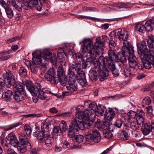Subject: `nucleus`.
Returning <instances> with one entry per match:
<instances>
[{"label":"nucleus","mask_w":154,"mask_h":154,"mask_svg":"<svg viewBox=\"0 0 154 154\" xmlns=\"http://www.w3.org/2000/svg\"><path fill=\"white\" fill-rule=\"evenodd\" d=\"M88 105L89 110L91 113L90 112H88L86 109V110L85 111V112H80L78 113V119L80 120H82L83 122L89 121L93 122L95 115L97 116L103 115L104 111L106 110V108L102 105H100L98 107L94 103L89 104Z\"/></svg>","instance_id":"2"},{"label":"nucleus","mask_w":154,"mask_h":154,"mask_svg":"<svg viewBox=\"0 0 154 154\" xmlns=\"http://www.w3.org/2000/svg\"><path fill=\"white\" fill-rule=\"evenodd\" d=\"M83 136L81 135H76L74 138V140H76L77 142L79 143L82 142L83 141Z\"/></svg>","instance_id":"45"},{"label":"nucleus","mask_w":154,"mask_h":154,"mask_svg":"<svg viewBox=\"0 0 154 154\" xmlns=\"http://www.w3.org/2000/svg\"><path fill=\"white\" fill-rule=\"evenodd\" d=\"M83 44L81 46L80 51L82 53H85L86 56L89 57L87 58L86 61L91 65L94 60H95L98 53L96 50H102L103 49V43L99 38L96 39L95 46L93 45L92 41L89 38L83 39Z\"/></svg>","instance_id":"1"},{"label":"nucleus","mask_w":154,"mask_h":154,"mask_svg":"<svg viewBox=\"0 0 154 154\" xmlns=\"http://www.w3.org/2000/svg\"><path fill=\"white\" fill-rule=\"evenodd\" d=\"M134 47L132 45H131L129 47V51L128 52L129 56L128 60L129 62L131 61L134 62L137 61V59L134 55Z\"/></svg>","instance_id":"25"},{"label":"nucleus","mask_w":154,"mask_h":154,"mask_svg":"<svg viewBox=\"0 0 154 154\" xmlns=\"http://www.w3.org/2000/svg\"><path fill=\"white\" fill-rule=\"evenodd\" d=\"M55 72L53 68L50 69L45 75V79L51 83L54 84L58 83L57 78L56 77Z\"/></svg>","instance_id":"13"},{"label":"nucleus","mask_w":154,"mask_h":154,"mask_svg":"<svg viewBox=\"0 0 154 154\" xmlns=\"http://www.w3.org/2000/svg\"><path fill=\"white\" fill-rule=\"evenodd\" d=\"M13 92L11 91L8 90L2 94V97L5 100L8 102L10 101L11 100Z\"/></svg>","instance_id":"29"},{"label":"nucleus","mask_w":154,"mask_h":154,"mask_svg":"<svg viewBox=\"0 0 154 154\" xmlns=\"http://www.w3.org/2000/svg\"><path fill=\"white\" fill-rule=\"evenodd\" d=\"M25 85L27 89L29 90V91L30 92L31 94L35 95L34 94H36V92H37L36 91H35L36 92L34 93L32 92V90L34 89L35 86L34 85L33 83L32 82H29L28 81H26Z\"/></svg>","instance_id":"31"},{"label":"nucleus","mask_w":154,"mask_h":154,"mask_svg":"<svg viewBox=\"0 0 154 154\" xmlns=\"http://www.w3.org/2000/svg\"><path fill=\"white\" fill-rule=\"evenodd\" d=\"M4 140L6 142V143H7L6 144L8 146H9L10 144L11 146L16 147L19 143L15 135L13 133H11L8 134L7 138L2 140V142Z\"/></svg>","instance_id":"14"},{"label":"nucleus","mask_w":154,"mask_h":154,"mask_svg":"<svg viewBox=\"0 0 154 154\" xmlns=\"http://www.w3.org/2000/svg\"><path fill=\"white\" fill-rule=\"evenodd\" d=\"M49 125L47 122L42 124L41 132L37 131L33 133V135L36 137L40 143L44 141L47 147H50L53 143V138L50 136L49 131Z\"/></svg>","instance_id":"4"},{"label":"nucleus","mask_w":154,"mask_h":154,"mask_svg":"<svg viewBox=\"0 0 154 154\" xmlns=\"http://www.w3.org/2000/svg\"><path fill=\"white\" fill-rule=\"evenodd\" d=\"M99 60L103 62V68L106 72L103 73L101 72L100 73V75L105 76H108V72L110 70H113L115 68L114 64L115 60L110 59L109 57L101 56L99 57Z\"/></svg>","instance_id":"6"},{"label":"nucleus","mask_w":154,"mask_h":154,"mask_svg":"<svg viewBox=\"0 0 154 154\" xmlns=\"http://www.w3.org/2000/svg\"><path fill=\"white\" fill-rule=\"evenodd\" d=\"M128 4L121 3L118 5L115 4L113 7L112 8L115 10H118L119 9H122L121 10V11H122L126 9V6Z\"/></svg>","instance_id":"32"},{"label":"nucleus","mask_w":154,"mask_h":154,"mask_svg":"<svg viewBox=\"0 0 154 154\" xmlns=\"http://www.w3.org/2000/svg\"><path fill=\"white\" fill-rule=\"evenodd\" d=\"M108 56L107 57H109L110 59L115 60L114 59L117 58V56L116 55V53L115 51L112 50H110L108 51Z\"/></svg>","instance_id":"42"},{"label":"nucleus","mask_w":154,"mask_h":154,"mask_svg":"<svg viewBox=\"0 0 154 154\" xmlns=\"http://www.w3.org/2000/svg\"><path fill=\"white\" fill-rule=\"evenodd\" d=\"M65 85L66 86L67 89L71 92L76 91L78 89L77 85L73 79H68Z\"/></svg>","instance_id":"17"},{"label":"nucleus","mask_w":154,"mask_h":154,"mask_svg":"<svg viewBox=\"0 0 154 154\" xmlns=\"http://www.w3.org/2000/svg\"><path fill=\"white\" fill-rule=\"evenodd\" d=\"M128 33L127 31H125L123 34L119 36V38L120 40H122L124 42L126 41L128 39Z\"/></svg>","instance_id":"41"},{"label":"nucleus","mask_w":154,"mask_h":154,"mask_svg":"<svg viewBox=\"0 0 154 154\" xmlns=\"http://www.w3.org/2000/svg\"><path fill=\"white\" fill-rule=\"evenodd\" d=\"M128 123L130 124L131 128L133 130H136L139 128L140 125L138 124V122L135 120H131L130 118H128Z\"/></svg>","instance_id":"30"},{"label":"nucleus","mask_w":154,"mask_h":154,"mask_svg":"<svg viewBox=\"0 0 154 154\" xmlns=\"http://www.w3.org/2000/svg\"><path fill=\"white\" fill-rule=\"evenodd\" d=\"M74 71L73 70H70V69L69 68L68 75L69 77L71 79H74L76 77Z\"/></svg>","instance_id":"54"},{"label":"nucleus","mask_w":154,"mask_h":154,"mask_svg":"<svg viewBox=\"0 0 154 154\" xmlns=\"http://www.w3.org/2000/svg\"><path fill=\"white\" fill-rule=\"evenodd\" d=\"M147 42L149 48L148 50L149 53L153 54H154V35H152L149 36Z\"/></svg>","instance_id":"20"},{"label":"nucleus","mask_w":154,"mask_h":154,"mask_svg":"<svg viewBox=\"0 0 154 154\" xmlns=\"http://www.w3.org/2000/svg\"><path fill=\"white\" fill-rule=\"evenodd\" d=\"M77 80L86 79L85 75L83 72H79L77 74Z\"/></svg>","instance_id":"48"},{"label":"nucleus","mask_w":154,"mask_h":154,"mask_svg":"<svg viewBox=\"0 0 154 154\" xmlns=\"http://www.w3.org/2000/svg\"><path fill=\"white\" fill-rule=\"evenodd\" d=\"M89 76L91 80L96 81L97 79V72L94 70H90L89 72Z\"/></svg>","instance_id":"34"},{"label":"nucleus","mask_w":154,"mask_h":154,"mask_svg":"<svg viewBox=\"0 0 154 154\" xmlns=\"http://www.w3.org/2000/svg\"><path fill=\"white\" fill-rule=\"evenodd\" d=\"M37 65L31 63L30 65V68L32 72L36 73L37 72V68L39 66H36Z\"/></svg>","instance_id":"47"},{"label":"nucleus","mask_w":154,"mask_h":154,"mask_svg":"<svg viewBox=\"0 0 154 154\" xmlns=\"http://www.w3.org/2000/svg\"><path fill=\"white\" fill-rule=\"evenodd\" d=\"M109 47L112 49H114L116 46L115 42L112 40L109 41Z\"/></svg>","instance_id":"62"},{"label":"nucleus","mask_w":154,"mask_h":154,"mask_svg":"<svg viewBox=\"0 0 154 154\" xmlns=\"http://www.w3.org/2000/svg\"><path fill=\"white\" fill-rule=\"evenodd\" d=\"M62 147L63 145L62 143H57L55 146V151L56 152H59L62 149Z\"/></svg>","instance_id":"49"},{"label":"nucleus","mask_w":154,"mask_h":154,"mask_svg":"<svg viewBox=\"0 0 154 154\" xmlns=\"http://www.w3.org/2000/svg\"><path fill=\"white\" fill-rule=\"evenodd\" d=\"M41 55L43 59V62L45 63V64L47 63L45 62L46 61H52L56 63L57 59L55 58L54 59L51 53L49 51H46L43 53L41 52Z\"/></svg>","instance_id":"19"},{"label":"nucleus","mask_w":154,"mask_h":154,"mask_svg":"<svg viewBox=\"0 0 154 154\" xmlns=\"http://www.w3.org/2000/svg\"><path fill=\"white\" fill-rule=\"evenodd\" d=\"M26 70L23 67L20 68L19 70V73L22 76H26Z\"/></svg>","instance_id":"46"},{"label":"nucleus","mask_w":154,"mask_h":154,"mask_svg":"<svg viewBox=\"0 0 154 154\" xmlns=\"http://www.w3.org/2000/svg\"><path fill=\"white\" fill-rule=\"evenodd\" d=\"M141 131L144 135L148 134L151 131L150 125L146 123L143 124L141 126Z\"/></svg>","instance_id":"28"},{"label":"nucleus","mask_w":154,"mask_h":154,"mask_svg":"<svg viewBox=\"0 0 154 154\" xmlns=\"http://www.w3.org/2000/svg\"><path fill=\"white\" fill-rule=\"evenodd\" d=\"M57 76L58 82L63 86L66 85L68 79L65 75V71L62 66H59L57 70Z\"/></svg>","instance_id":"11"},{"label":"nucleus","mask_w":154,"mask_h":154,"mask_svg":"<svg viewBox=\"0 0 154 154\" xmlns=\"http://www.w3.org/2000/svg\"><path fill=\"white\" fill-rule=\"evenodd\" d=\"M118 136L121 139H127L129 137L128 133L125 131L118 133Z\"/></svg>","instance_id":"39"},{"label":"nucleus","mask_w":154,"mask_h":154,"mask_svg":"<svg viewBox=\"0 0 154 154\" xmlns=\"http://www.w3.org/2000/svg\"><path fill=\"white\" fill-rule=\"evenodd\" d=\"M146 31L151 32L154 28V17L146 22L145 25Z\"/></svg>","instance_id":"24"},{"label":"nucleus","mask_w":154,"mask_h":154,"mask_svg":"<svg viewBox=\"0 0 154 154\" xmlns=\"http://www.w3.org/2000/svg\"><path fill=\"white\" fill-rule=\"evenodd\" d=\"M18 149L20 151V153H23L25 152L27 149H31V148H29L28 145H22L17 147Z\"/></svg>","instance_id":"37"},{"label":"nucleus","mask_w":154,"mask_h":154,"mask_svg":"<svg viewBox=\"0 0 154 154\" xmlns=\"http://www.w3.org/2000/svg\"><path fill=\"white\" fill-rule=\"evenodd\" d=\"M69 67L70 70H73L76 72L78 74L81 69V64L80 63H70L69 65Z\"/></svg>","instance_id":"26"},{"label":"nucleus","mask_w":154,"mask_h":154,"mask_svg":"<svg viewBox=\"0 0 154 154\" xmlns=\"http://www.w3.org/2000/svg\"><path fill=\"white\" fill-rule=\"evenodd\" d=\"M86 55L85 54V53H82L80 51V53H77L75 54V57L79 59L81 58H85L86 57Z\"/></svg>","instance_id":"50"},{"label":"nucleus","mask_w":154,"mask_h":154,"mask_svg":"<svg viewBox=\"0 0 154 154\" xmlns=\"http://www.w3.org/2000/svg\"><path fill=\"white\" fill-rule=\"evenodd\" d=\"M59 127L61 132L66 131L68 129L67 125L64 121H62L59 124Z\"/></svg>","instance_id":"36"},{"label":"nucleus","mask_w":154,"mask_h":154,"mask_svg":"<svg viewBox=\"0 0 154 154\" xmlns=\"http://www.w3.org/2000/svg\"><path fill=\"white\" fill-rule=\"evenodd\" d=\"M136 29L140 32L144 33L146 31L145 26L140 24H137L136 26Z\"/></svg>","instance_id":"38"},{"label":"nucleus","mask_w":154,"mask_h":154,"mask_svg":"<svg viewBox=\"0 0 154 154\" xmlns=\"http://www.w3.org/2000/svg\"><path fill=\"white\" fill-rule=\"evenodd\" d=\"M63 144H64L67 148H69L71 149H72L76 147L75 145H73L72 147V146L70 145L69 142L67 141H65Z\"/></svg>","instance_id":"63"},{"label":"nucleus","mask_w":154,"mask_h":154,"mask_svg":"<svg viewBox=\"0 0 154 154\" xmlns=\"http://www.w3.org/2000/svg\"><path fill=\"white\" fill-rule=\"evenodd\" d=\"M53 133L54 134H57L61 133L62 132L60 131L59 127L55 126L53 129Z\"/></svg>","instance_id":"53"},{"label":"nucleus","mask_w":154,"mask_h":154,"mask_svg":"<svg viewBox=\"0 0 154 154\" xmlns=\"http://www.w3.org/2000/svg\"><path fill=\"white\" fill-rule=\"evenodd\" d=\"M0 4L5 9L10 6H12L15 9L20 11H22V6L19 1L16 0H11L7 1L6 3L3 0H0Z\"/></svg>","instance_id":"10"},{"label":"nucleus","mask_w":154,"mask_h":154,"mask_svg":"<svg viewBox=\"0 0 154 154\" xmlns=\"http://www.w3.org/2000/svg\"><path fill=\"white\" fill-rule=\"evenodd\" d=\"M85 139L86 141L90 143H98L101 140V135L99 131L94 129L88 130L85 135Z\"/></svg>","instance_id":"7"},{"label":"nucleus","mask_w":154,"mask_h":154,"mask_svg":"<svg viewBox=\"0 0 154 154\" xmlns=\"http://www.w3.org/2000/svg\"><path fill=\"white\" fill-rule=\"evenodd\" d=\"M40 83L37 82V87H39V91L38 92V96L39 99L42 100H45L46 98L45 94L46 92L43 91V89L44 88L42 87V81H39Z\"/></svg>","instance_id":"21"},{"label":"nucleus","mask_w":154,"mask_h":154,"mask_svg":"<svg viewBox=\"0 0 154 154\" xmlns=\"http://www.w3.org/2000/svg\"><path fill=\"white\" fill-rule=\"evenodd\" d=\"M113 128H112L110 130L109 129H104L103 133L104 136L107 138H110L112 137V132L113 131Z\"/></svg>","instance_id":"33"},{"label":"nucleus","mask_w":154,"mask_h":154,"mask_svg":"<svg viewBox=\"0 0 154 154\" xmlns=\"http://www.w3.org/2000/svg\"><path fill=\"white\" fill-rule=\"evenodd\" d=\"M111 121L109 119H106L103 122H101L100 124V126L101 128L103 130L105 129H111L113 128V125L112 124Z\"/></svg>","instance_id":"23"},{"label":"nucleus","mask_w":154,"mask_h":154,"mask_svg":"<svg viewBox=\"0 0 154 154\" xmlns=\"http://www.w3.org/2000/svg\"><path fill=\"white\" fill-rule=\"evenodd\" d=\"M7 17L9 18H11L14 16V13L12 10L9 7L5 9Z\"/></svg>","instance_id":"40"},{"label":"nucleus","mask_w":154,"mask_h":154,"mask_svg":"<svg viewBox=\"0 0 154 154\" xmlns=\"http://www.w3.org/2000/svg\"><path fill=\"white\" fill-rule=\"evenodd\" d=\"M108 114V117H109L111 119H112L115 115L114 111L111 108L109 109Z\"/></svg>","instance_id":"51"},{"label":"nucleus","mask_w":154,"mask_h":154,"mask_svg":"<svg viewBox=\"0 0 154 154\" xmlns=\"http://www.w3.org/2000/svg\"><path fill=\"white\" fill-rule=\"evenodd\" d=\"M128 115L131 117L134 116L136 120L138 122V124H140V125L144 123V113L143 110H139L138 111L137 113L133 111H130L128 113Z\"/></svg>","instance_id":"12"},{"label":"nucleus","mask_w":154,"mask_h":154,"mask_svg":"<svg viewBox=\"0 0 154 154\" xmlns=\"http://www.w3.org/2000/svg\"><path fill=\"white\" fill-rule=\"evenodd\" d=\"M91 65L89 63H87L86 61H85L84 59H83V61L82 63V67L83 69H85L87 67H89Z\"/></svg>","instance_id":"61"},{"label":"nucleus","mask_w":154,"mask_h":154,"mask_svg":"<svg viewBox=\"0 0 154 154\" xmlns=\"http://www.w3.org/2000/svg\"><path fill=\"white\" fill-rule=\"evenodd\" d=\"M137 46L138 53L140 55L144 67L146 69H149L151 66V63L154 60V57L151 56V54L149 53L145 41L137 44Z\"/></svg>","instance_id":"3"},{"label":"nucleus","mask_w":154,"mask_h":154,"mask_svg":"<svg viewBox=\"0 0 154 154\" xmlns=\"http://www.w3.org/2000/svg\"><path fill=\"white\" fill-rule=\"evenodd\" d=\"M62 52H58L57 54V58L60 60H63V56L65 55V53L63 52V50H62Z\"/></svg>","instance_id":"59"},{"label":"nucleus","mask_w":154,"mask_h":154,"mask_svg":"<svg viewBox=\"0 0 154 154\" xmlns=\"http://www.w3.org/2000/svg\"><path fill=\"white\" fill-rule=\"evenodd\" d=\"M32 55L33 56L32 58L33 62L32 63L37 65L36 66H39L41 65L45 64L41 56L40 51H38V53H33Z\"/></svg>","instance_id":"15"},{"label":"nucleus","mask_w":154,"mask_h":154,"mask_svg":"<svg viewBox=\"0 0 154 154\" xmlns=\"http://www.w3.org/2000/svg\"><path fill=\"white\" fill-rule=\"evenodd\" d=\"M123 123V121L121 119L117 120L115 122L114 125L117 127L120 128L122 126Z\"/></svg>","instance_id":"55"},{"label":"nucleus","mask_w":154,"mask_h":154,"mask_svg":"<svg viewBox=\"0 0 154 154\" xmlns=\"http://www.w3.org/2000/svg\"><path fill=\"white\" fill-rule=\"evenodd\" d=\"M124 72L125 76L126 77L130 76L131 74V70L129 69V67L126 66H125Z\"/></svg>","instance_id":"43"},{"label":"nucleus","mask_w":154,"mask_h":154,"mask_svg":"<svg viewBox=\"0 0 154 154\" xmlns=\"http://www.w3.org/2000/svg\"><path fill=\"white\" fill-rule=\"evenodd\" d=\"M124 45L122 47V53H119L117 55V61H120L121 63L125 62L127 60L126 56L128 55L129 51V45L125 42H123Z\"/></svg>","instance_id":"9"},{"label":"nucleus","mask_w":154,"mask_h":154,"mask_svg":"<svg viewBox=\"0 0 154 154\" xmlns=\"http://www.w3.org/2000/svg\"><path fill=\"white\" fill-rule=\"evenodd\" d=\"M6 142L5 140H4L3 142H1V144L7 154H17L13 149L7 145V143H6Z\"/></svg>","instance_id":"27"},{"label":"nucleus","mask_w":154,"mask_h":154,"mask_svg":"<svg viewBox=\"0 0 154 154\" xmlns=\"http://www.w3.org/2000/svg\"><path fill=\"white\" fill-rule=\"evenodd\" d=\"M24 130L27 135H29L31 132V130L29 126L25 125L24 126Z\"/></svg>","instance_id":"52"},{"label":"nucleus","mask_w":154,"mask_h":154,"mask_svg":"<svg viewBox=\"0 0 154 154\" xmlns=\"http://www.w3.org/2000/svg\"><path fill=\"white\" fill-rule=\"evenodd\" d=\"M100 60L99 59V60H97L94 63V71L98 72L99 77H101V78L103 79L102 80H104L107 76H104L100 75V73L101 72H103V73L105 72L106 71L103 68V65L102 66L101 65V62H100Z\"/></svg>","instance_id":"16"},{"label":"nucleus","mask_w":154,"mask_h":154,"mask_svg":"<svg viewBox=\"0 0 154 154\" xmlns=\"http://www.w3.org/2000/svg\"><path fill=\"white\" fill-rule=\"evenodd\" d=\"M40 81H41V80H36V85L35 87L34 88V89L33 90V89L32 90V92L34 93L35 92H36L35 91H36L37 92H36V94H34L35 95H34L33 94H32V95H37V94L38 93V92H39V88L38 87H37V82L40 83V82H39Z\"/></svg>","instance_id":"56"},{"label":"nucleus","mask_w":154,"mask_h":154,"mask_svg":"<svg viewBox=\"0 0 154 154\" xmlns=\"http://www.w3.org/2000/svg\"><path fill=\"white\" fill-rule=\"evenodd\" d=\"M129 66L132 69H135L137 66V61H131V62H129Z\"/></svg>","instance_id":"58"},{"label":"nucleus","mask_w":154,"mask_h":154,"mask_svg":"<svg viewBox=\"0 0 154 154\" xmlns=\"http://www.w3.org/2000/svg\"><path fill=\"white\" fill-rule=\"evenodd\" d=\"M3 75L4 84L7 87L10 88L13 85L16 91H25L22 83L16 81L13 73L10 71L8 70Z\"/></svg>","instance_id":"5"},{"label":"nucleus","mask_w":154,"mask_h":154,"mask_svg":"<svg viewBox=\"0 0 154 154\" xmlns=\"http://www.w3.org/2000/svg\"><path fill=\"white\" fill-rule=\"evenodd\" d=\"M49 111L52 113H56L58 112L57 109L55 107H53L49 109Z\"/></svg>","instance_id":"64"},{"label":"nucleus","mask_w":154,"mask_h":154,"mask_svg":"<svg viewBox=\"0 0 154 154\" xmlns=\"http://www.w3.org/2000/svg\"><path fill=\"white\" fill-rule=\"evenodd\" d=\"M151 102L150 98L146 97L144 98L142 101V104L143 106L144 107L146 105H149Z\"/></svg>","instance_id":"44"},{"label":"nucleus","mask_w":154,"mask_h":154,"mask_svg":"<svg viewBox=\"0 0 154 154\" xmlns=\"http://www.w3.org/2000/svg\"><path fill=\"white\" fill-rule=\"evenodd\" d=\"M77 81L82 86H85L87 85V82L86 79L78 80Z\"/></svg>","instance_id":"60"},{"label":"nucleus","mask_w":154,"mask_h":154,"mask_svg":"<svg viewBox=\"0 0 154 154\" xmlns=\"http://www.w3.org/2000/svg\"><path fill=\"white\" fill-rule=\"evenodd\" d=\"M112 33L115 34V36H118L119 38V36H120L122 34V30L120 29H119L113 32Z\"/></svg>","instance_id":"57"},{"label":"nucleus","mask_w":154,"mask_h":154,"mask_svg":"<svg viewBox=\"0 0 154 154\" xmlns=\"http://www.w3.org/2000/svg\"><path fill=\"white\" fill-rule=\"evenodd\" d=\"M10 53L9 52H0V61L5 60L8 59L10 57L8 54Z\"/></svg>","instance_id":"35"},{"label":"nucleus","mask_w":154,"mask_h":154,"mask_svg":"<svg viewBox=\"0 0 154 154\" xmlns=\"http://www.w3.org/2000/svg\"><path fill=\"white\" fill-rule=\"evenodd\" d=\"M25 94V91H15L13 97L14 99L17 102H20L24 100L26 97Z\"/></svg>","instance_id":"18"},{"label":"nucleus","mask_w":154,"mask_h":154,"mask_svg":"<svg viewBox=\"0 0 154 154\" xmlns=\"http://www.w3.org/2000/svg\"><path fill=\"white\" fill-rule=\"evenodd\" d=\"M19 141L22 145H28L29 148L32 146L30 143L27 138V136L24 134H21L19 136Z\"/></svg>","instance_id":"22"},{"label":"nucleus","mask_w":154,"mask_h":154,"mask_svg":"<svg viewBox=\"0 0 154 154\" xmlns=\"http://www.w3.org/2000/svg\"><path fill=\"white\" fill-rule=\"evenodd\" d=\"M78 118L77 119L73 118L72 120L71 125L69 126L68 129V136L69 138H73L75 136V131H78L80 129L79 125L81 124L82 121Z\"/></svg>","instance_id":"8"}]
</instances>
